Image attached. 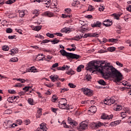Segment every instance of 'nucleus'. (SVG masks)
<instances>
[{"instance_id":"nucleus-1","label":"nucleus","mask_w":131,"mask_h":131,"mask_svg":"<svg viewBox=\"0 0 131 131\" xmlns=\"http://www.w3.org/2000/svg\"><path fill=\"white\" fill-rule=\"evenodd\" d=\"M103 71L104 72V77L112 75V77L114 78L115 82H119L120 80H122L121 73L113 67H105L103 68Z\"/></svg>"},{"instance_id":"nucleus-2","label":"nucleus","mask_w":131,"mask_h":131,"mask_svg":"<svg viewBox=\"0 0 131 131\" xmlns=\"http://www.w3.org/2000/svg\"><path fill=\"white\" fill-rule=\"evenodd\" d=\"M88 72H92L94 73L96 70L98 71L103 76H104V68H100L99 66L95 64V62L92 61L88 63V66L86 68Z\"/></svg>"},{"instance_id":"nucleus-3","label":"nucleus","mask_w":131,"mask_h":131,"mask_svg":"<svg viewBox=\"0 0 131 131\" xmlns=\"http://www.w3.org/2000/svg\"><path fill=\"white\" fill-rule=\"evenodd\" d=\"M60 53L64 57H67V58H70L71 59H76V60L79 59L80 56L79 55L73 54L72 53H68L66 52L64 49L60 50Z\"/></svg>"},{"instance_id":"nucleus-4","label":"nucleus","mask_w":131,"mask_h":131,"mask_svg":"<svg viewBox=\"0 0 131 131\" xmlns=\"http://www.w3.org/2000/svg\"><path fill=\"white\" fill-rule=\"evenodd\" d=\"M67 100L65 98H62L59 102V107L60 109H67V110H69V107H67Z\"/></svg>"},{"instance_id":"nucleus-5","label":"nucleus","mask_w":131,"mask_h":131,"mask_svg":"<svg viewBox=\"0 0 131 131\" xmlns=\"http://www.w3.org/2000/svg\"><path fill=\"white\" fill-rule=\"evenodd\" d=\"M81 91L83 92V94L87 96V97H92L94 95V91L89 88H82Z\"/></svg>"},{"instance_id":"nucleus-6","label":"nucleus","mask_w":131,"mask_h":131,"mask_svg":"<svg viewBox=\"0 0 131 131\" xmlns=\"http://www.w3.org/2000/svg\"><path fill=\"white\" fill-rule=\"evenodd\" d=\"M31 2L32 3H35V2H37V3H41V2L44 5H47V8H49V7L51 6V0H31Z\"/></svg>"},{"instance_id":"nucleus-7","label":"nucleus","mask_w":131,"mask_h":131,"mask_svg":"<svg viewBox=\"0 0 131 131\" xmlns=\"http://www.w3.org/2000/svg\"><path fill=\"white\" fill-rule=\"evenodd\" d=\"M104 103L105 105L110 106L112 105V104H114L115 103V99H114V97L106 98L104 101Z\"/></svg>"},{"instance_id":"nucleus-8","label":"nucleus","mask_w":131,"mask_h":131,"mask_svg":"<svg viewBox=\"0 0 131 131\" xmlns=\"http://www.w3.org/2000/svg\"><path fill=\"white\" fill-rule=\"evenodd\" d=\"M127 114H130V111L129 108L126 107L124 108V112L120 113V115L122 118H125Z\"/></svg>"},{"instance_id":"nucleus-9","label":"nucleus","mask_w":131,"mask_h":131,"mask_svg":"<svg viewBox=\"0 0 131 131\" xmlns=\"http://www.w3.org/2000/svg\"><path fill=\"white\" fill-rule=\"evenodd\" d=\"M47 131L48 128L47 127V126L46 125V123H42L40 124V128H38L37 129V131Z\"/></svg>"},{"instance_id":"nucleus-10","label":"nucleus","mask_w":131,"mask_h":131,"mask_svg":"<svg viewBox=\"0 0 131 131\" xmlns=\"http://www.w3.org/2000/svg\"><path fill=\"white\" fill-rule=\"evenodd\" d=\"M112 118H113V115H108L103 113L101 115V119H108V120H110V119H112Z\"/></svg>"},{"instance_id":"nucleus-11","label":"nucleus","mask_w":131,"mask_h":131,"mask_svg":"<svg viewBox=\"0 0 131 131\" xmlns=\"http://www.w3.org/2000/svg\"><path fill=\"white\" fill-rule=\"evenodd\" d=\"M97 112V107L96 106H92L90 107V110H89V114L93 115V114H95Z\"/></svg>"},{"instance_id":"nucleus-12","label":"nucleus","mask_w":131,"mask_h":131,"mask_svg":"<svg viewBox=\"0 0 131 131\" xmlns=\"http://www.w3.org/2000/svg\"><path fill=\"white\" fill-rule=\"evenodd\" d=\"M88 127V123L85 121H83L80 124V129H85Z\"/></svg>"},{"instance_id":"nucleus-13","label":"nucleus","mask_w":131,"mask_h":131,"mask_svg":"<svg viewBox=\"0 0 131 131\" xmlns=\"http://www.w3.org/2000/svg\"><path fill=\"white\" fill-rule=\"evenodd\" d=\"M43 16H45L46 17H49L50 18L52 17H54L55 15L54 13L51 11H46L43 13Z\"/></svg>"},{"instance_id":"nucleus-14","label":"nucleus","mask_w":131,"mask_h":131,"mask_svg":"<svg viewBox=\"0 0 131 131\" xmlns=\"http://www.w3.org/2000/svg\"><path fill=\"white\" fill-rule=\"evenodd\" d=\"M91 26L93 28H95V27H101V26H102V23H101V21H97L94 24H92Z\"/></svg>"},{"instance_id":"nucleus-15","label":"nucleus","mask_w":131,"mask_h":131,"mask_svg":"<svg viewBox=\"0 0 131 131\" xmlns=\"http://www.w3.org/2000/svg\"><path fill=\"white\" fill-rule=\"evenodd\" d=\"M18 98H19L18 96H12L8 98L7 101L9 103H13L14 101H16Z\"/></svg>"},{"instance_id":"nucleus-16","label":"nucleus","mask_w":131,"mask_h":131,"mask_svg":"<svg viewBox=\"0 0 131 131\" xmlns=\"http://www.w3.org/2000/svg\"><path fill=\"white\" fill-rule=\"evenodd\" d=\"M11 53L10 55L11 56H14L15 54H18V52H19V50H18V48H13L10 50Z\"/></svg>"},{"instance_id":"nucleus-17","label":"nucleus","mask_w":131,"mask_h":131,"mask_svg":"<svg viewBox=\"0 0 131 131\" xmlns=\"http://www.w3.org/2000/svg\"><path fill=\"white\" fill-rule=\"evenodd\" d=\"M42 111V108H39L37 111V114L36 115V118H40V116H41L42 114L41 112Z\"/></svg>"},{"instance_id":"nucleus-18","label":"nucleus","mask_w":131,"mask_h":131,"mask_svg":"<svg viewBox=\"0 0 131 131\" xmlns=\"http://www.w3.org/2000/svg\"><path fill=\"white\" fill-rule=\"evenodd\" d=\"M121 15H122V13L113 14V16H114V18L116 19V20H119V17H120Z\"/></svg>"},{"instance_id":"nucleus-19","label":"nucleus","mask_w":131,"mask_h":131,"mask_svg":"<svg viewBox=\"0 0 131 131\" xmlns=\"http://www.w3.org/2000/svg\"><path fill=\"white\" fill-rule=\"evenodd\" d=\"M41 26H31V28H33V30H35V31H39V30H40V29H41Z\"/></svg>"},{"instance_id":"nucleus-20","label":"nucleus","mask_w":131,"mask_h":131,"mask_svg":"<svg viewBox=\"0 0 131 131\" xmlns=\"http://www.w3.org/2000/svg\"><path fill=\"white\" fill-rule=\"evenodd\" d=\"M93 125L95 126V128H99V127H101L102 125H103V123L98 122L97 123H94Z\"/></svg>"},{"instance_id":"nucleus-21","label":"nucleus","mask_w":131,"mask_h":131,"mask_svg":"<svg viewBox=\"0 0 131 131\" xmlns=\"http://www.w3.org/2000/svg\"><path fill=\"white\" fill-rule=\"evenodd\" d=\"M122 109V106L120 105H117L114 107V110L115 111H120Z\"/></svg>"},{"instance_id":"nucleus-22","label":"nucleus","mask_w":131,"mask_h":131,"mask_svg":"<svg viewBox=\"0 0 131 131\" xmlns=\"http://www.w3.org/2000/svg\"><path fill=\"white\" fill-rule=\"evenodd\" d=\"M59 76H58V75H56V76H50V78L51 79V80L53 82H55V81L56 80H57V79H58Z\"/></svg>"},{"instance_id":"nucleus-23","label":"nucleus","mask_w":131,"mask_h":131,"mask_svg":"<svg viewBox=\"0 0 131 131\" xmlns=\"http://www.w3.org/2000/svg\"><path fill=\"white\" fill-rule=\"evenodd\" d=\"M70 31V28L67 27H65L61 30V32H64L65 33H67V32H69Z\"/></svg>"},{"instance_id":"nucleus-24","label":"nucleus","mask_w":131,"mask_h":131,"mask_svg":"<svg viewBox=\"0 0 131 131\" xmlns=\"http://www.w3.org/2000/svg\"><path fill=\"white\" fill-rule=\"evenodd\" d=\"M82 38V36L80 34L77 35L75 37H74V39L75 40H79V39H81Z\"/></svg>"},{"instance_id":"nucleus-25","label":"nucleus","mask_w":131,"mask_h":131,"mask_svg":"<svg viewBox=\"0 0 131 131\" xmlns=\"http://www.w3.org/2000/svg\"><path fill=\"white\" fill-rule=\"evenodd\" d=\"M18 12L19 17H20L21 18L23 17V16L25 15V12L24 10H19Z\"/></svg>"},{"instance_id":"nucleus-26","label":"nucleus","mask_w":131,"mask_h":131,"mask_svg":"<svg viewBox=\"0 0 131 131\" xmlns=\"http://www.w3.org/2000/svg\"><path fill=\"white\" fill-rule=\"evenodd\" d=\"M14 80H17V81H20L21 82V83H25L26 82V80L24 79H21V78H16V79H13Z\"/></svg>"},{"instance_id":"nucleus-27","label":"nucleus","mask_w":131,"mask_h":131,"mask_svg":"<svg viewBox=\"0 0 131 131\" xmlns=\"http://www.w3.org/2000/svg\"><path fill=\"white\" fill-rule=\"evenodd\" d=\"M84 79L87 81H90L92 79V76H91V75H87L85 76Z\"/></svg>"},{"instance_id":"nucleus-28","label":"nucleus","mask_w":131,"mask_h":131,"mask_svg":"<svg viewBox=\"0 0 131 131\" xmlns=\"http://www.w3.org/2000/svg\"><path fill=\"white\" fill-rule=\"evenodd\" d=\"M79 4V2L76 0H74L72 2V7H76V6H77V4Z\"/></svg>"},{"instance_id":"nucleus-29","label":"nucleus","mask_w":131,"mask_h":131,"mask_svg":"<svg viewBox=\"0 0 131 131\" xmlns=\"http://www.w3.org/2000/svg\"><path fill=\"white\" fill-rule=\"evenodd\" d=\"M34 70H36V68L34 67H31L28 69V72H34Z\"/></svg>"},{"instance_id":"nucleus-30","label":"nucleus","mask_w":131,"mask_h":131,"mask_svg":"<svg viewBox=\"0 0 131 131\" xmlns=\"http://www.w3.org/2000/svg\"><path fill=\"white\" fill-rule=\"evenodd\" d=\"M91 37H99V34L97 33H90Z\"/></svg>"},{"instance_id":"nucleus-31","label":"nucleus","mask_w":131,"mask_h":131,"mask_svg":"<svg viewBox=\"0 0 131 131\" xmlns=\"http://www.w3.org/2000/svg\"><path fill=\"white\" fill-rule=\"evenodd\" d=\"M30 89H31V86H26L25 88H24L23 89V91H24L25 92V93H26V92H28V91L29 90H30Z\"/></svg>"},{"instance_id":"nucleus-32","label":"nucleus","mask_w":131,"mask_h":131,"mask_svg":"<svg viewBox=\"0 0 131 131\" xmlns=\"http://www.w3.org/2000/svg\"><path fill=\"white\" fill-rule=\"evenodd\" d=\"M98 83H99V84H101V85H106V82H105V81H104V80H100L99 81H98Z\"/></svg>"},{"instance_id":"nucleus-33","label":"nucleus","mask_w":131,"mask_h":131,"mask_svg":"<svg viewBox=\"0 0 131 131\" xmlns=\"http://www.w3.org/2000/svg\"><path fill=\"white\" fill-rule=\"evenodd\" d=\"M107 41H108V42H117V41H118V39L112 38V39H108Z\"/></svg>"},{"instance_id":"nucleus-34","label":"nucleus","mask_w":131,"mask_h":131,"mask_svg":"<svg viewBox=\"0 0 131 131\" xmlns=\"http://www.w3.org/2000/svg\"><path fill=\"white\" fill-rule=\"evenodd\" d=\"M82 68H84V66L83 65H80L79 67H78L77 69V71L78 72H80V71H81V69H82Z\"/></svg>"},{"instance_id":"nucleus-35","label":"nucleus","mask_w":131,"mask_h":131,"mask_svg":"<svg viewBox=\"0 0 131 131\" xmlns=\"http://www.w3.org/2000/svg\"><path fill=\"white\" fill-rule=\"evenodd\" d=\"M123 84L124 85H125V86H127V89H131V85L130 84H129V83L127 82H125L124 83H123Z\"/></svg>"},{"instance_id":"nucleus-36","label":"nucleus","mask_w":131,"mask_h":131,"mask_svg":"<svg viewBox=\"0 0 131 131\" xmlns=\"http://www.w3.org/2000/svg\"><path fill=\"white\" fill-rule=\"evenodd\" d=\"M115 50H116V48L114 47H109L107 48V51H108V52H114Z\"/></svg>"},{"instance_id":"nucleus-37","label":"nucleus","mask_w":131,"mask_h":131,"mask_svg":"<svg viewBox=\"0 0 131 131\" xmlns=\"http://www.w3.org/2000/svg\"><path fill=\"white\" fill-rule=\"evenodd\" d=\"M58 100V97H57V95H53L52 97V102H56Z\"/></svg>"},{"instance_id":"nucleus-38","label":"nucleus","mask_w":131,"mask_h":131,"mask_svg":"<svg viewBox=\"0 0 131 131\" xmlns=\"http://www.w3.org/2000/svg\"><path fill=\"white\" fill-rule=\"evenodd\" d=\"M15 2H16V0H9L6 2V4L7 5H12V4H13Z\"/></svg>"},{"instance_id":"nucleus-39","label":"nucleus","mask_w":131,"mask_h":131,"mask_svg":"<svg viewBox=\"0 0 131 131\" xmlns=\"http://www.w3.org/2000/svg\"><path fill=\"white\" fill-rule=\"evenodd\" d=\"M94 10H95V8L92 5H89L88 7V11H90L91 12L94 11Z\"/></svg>"},{"instance_id":"nucleus-40","label":"nucleus","mask_w":131,"mask_h":131,"mask_svg":"<svg viewBox=\"0 0 131 131\" xmlns=\"http://www.w3.org/2000/svg\"><path fill=\"white\" fill-rule=\"evenodd\" d=\"M46 35L48 37H50V38H54V37H55L54 34H51L50 33H47Z\"/></svg>"},{"instance_id":"nucleus-41","label":"nucleus","mask_w":131,"mask_h":131,"mask_svg":"<svg viewBox=\"0 0 131 131\" xmlns=\"http://www.w3.org/2000/svg\"><path fill=\"white\" fill-rule=\"evenodd\" d=\"M11 123H12L11 122V121H7V123L6 124V128H11Z\"/></svg>"},{"instance_id":"nucleus-42","label":"nucleus","mask_w":131,"mask_h":131,"mask_svg":"<svg viewBox=\"0 0 131 131\" xmlns=\"http://www.w3.org/2000/svg\"><path fill=\"white\" fill-rule=\"evenodd\" d=\"M67 74H68L69 75H73V74H74V71L72 70H70L69 71H68L67 72Z\"/></svg>"},{"instance_id":"nucleus-43","label":"nucleus","mask_w":131,"mask_h":131,"mask_svg":"<svg viewBox=\"0 0 131 131\" xmlns=\"http://www.w3.org/2000/svg\"><path fill=\"white\" fill-rule=\"evenodd\" d=\"M24 86V85L22 84L21 83H17L14 85L15 88H22V86Z\"/></svg>"},{"instance_id":"nucleus-44","label":"nucleus","mask_w":131,"mask_h":131,"mask_svg":"<svg viewBox=\"0 0 131 131\" xmlns=\"http://www.w3.org/2000/svg\"><path fill=\"white\" fill-rule=\"evenodd\" d=\"M10 62H18V58L13 57L10 59Z\"/></svg>"},{"instance_id":"nucleus-45","label":"nucleus","mask_w":131,"mask_h":131,"mask_svg":"<svg viewBox=\"0 0 131 131\" xmlns=\"http://www.w3.org/2000/svg\"><path fill=\"white\" fill-rule=\"evenodd\" d=\"M9 46H7V45H5L3 47L2 50L3 51H9Z\"/></svg>"},{"instance_id":"nucleus-46","label":"nucleus","mask_w":131,"mask_h":131,"mask_svg":"<svg viewBox=\"0 0 131 131\" xmlns=\"http://www.w3.org/2000/svg\"><path fill=\"white\" fill-rule=\"evenodd\" d=\"M35 37L37 38H40V39H43V38H45V37H43V36H42L40 34H37V35H35Z\"/></svg>"},{"instance_id":"nucleus-47","label":"nucleus","mask_w":131,"mask_h":131,"mask_svg":"<svg viewBox=\"0 0 131 131\" xmlns=\"http://www.w3.org/2000/svg\"><path fill=\"white\" fill-rule=\"evenodd\" d=\"M50 41L51 42H52L53 45H56V43H58V42H59L60 41L58 39H54Z\"/></svg>"},{"instance_id":"nucleus-48","label":"nucleus","mask_w":131,"mask_h":131,"mask_svg":"<svg viewBox=\"0 0 131 131\" xmlns=\"http://www.w3.org/2000/svg\"><path fill=\"white\" fill-rule=\"evenodd\" d=\"M6 32L7 33H12V32H13V30L10 28H8L6 29Z\"/></svg>"},{"instance_id":"nucleus-49","label":"nucleus","mask_w":131,"mask_h":131,"mask_svg":"<svg viewBox=\"0 0 131 131\" xmlns=\"http://www.w3.org/2000/svg\"><path fill=\"white\" fill-rule=\"evenodd\" d=\"M61 124H63V127L65 128H69V126H68V125L67 124H66V123L64 121L62 122Z\"/></svg>"},{"instance_id":"nucleus-50","label":"nucleus","mask_w":131,"mask_h":131,"mask_svg":"<svg viewBox=\"0 0 131 131\" xmlns=\"http://www.w3.org/2000/svg\"><path fill=\"white\" fill-rule=\"evenodd\" d=\"M91 37V33H86L84 35V36H83V37H84V38H86V37Z\"/></svg>"},{"instance_id":"nucleus-51","label":"nucleus","mask_w":131,"mask_h":131,"mask_svg":"<svg viewBox=\"0 0 131 131\" xmlns=\"http://www.w3.org/2000/svg\"><path fill=\"white\" fill-rule=\"evenodd\" d=\"M28 103L30 104V105H33V99L29 98L28 99Z\"/></svg>"},{"instance_id":"nucleus-52","label":"nucleus","mask_w":131,"mask_h":131,"mask_svg":"<svg viewBox=\"0 0 131 131\" xmlns=\"http://www.w3.org/2000/svg\"><path fill=\"white\" fill-rule=\"evenodd\" d=\"M69 68H70V67L69 66H65V65H64L62 67V69H63V71L64 70H68V69H69Z\"/></svg>"},{"instance_id":"nucleus-53","label":"nucleus","mask_w":131,"mask_h":131,"mask_svg":"<svg viewBox=\"0 0 131 131\" xmlns=\"http://www.w3.org/2000/svg\"><path fill=\"white\" fill-rule=\"evenodd\" d=\"M98 52L100 54H102L103 53H107V50L106 49H101V50H99Z\"/></svg>"},{"instance_id":"nucleus-54","label":"nucleus","mask_w":131,"mask_h":131,"mask_svg":"<svg viewBox=\"0 0 131 131\" xmlns=\"http://www.w3.org/2000/svg\"><path fill=\"white\" fill-rule=\"evenodd\" d=\"M69 86H70V88H72V89H74L76 87V85H74L73 83H69Z\"/></svg>"},{"instance_id":"nucleus-55","label":"nucleus","mask_w":131,"mask_h":131,"mask_svg":"<svg viewBox=\"0 0 131 131\" xmlns=\"http://www.w3.org/2000/svg\"><path fill=\"white\" fill-rule=\"evenodd\" d=\"M68 122L70 124H72L73 123V121L71 120V118L69 117L68 118Z\"/></svg>"},{"instance_id":"nucleus-56","label":"nucleus","mask_w":131,"mask_h":131,"mask_svg":"<svg viewBox=\"0 0 131 131\" xmlns=\"http://www.w3.org/2000/svg\"><path fill=\"white\" fill-rule=\"evenodd\" d=\"M116 64L118 66H119L120 67H123V64H122V63L119 62V61H116Z\"/></svg>"},{"instance_id":"nucleus-57","label":"nucleus","mask_w":131,"mask_h":131,"mask_svg":"<svg viewBox=\"0 0 131 131\" xmlns=\"http://www.w3.org/2000/svg\"><path fill=\"white\" fill-rule=\"evenodd\" d=\"M8 93L10 94H16V91H15L14 90H9Z\"/></svg>"},{"instance_id":"nucleus-58","label":"nucleus","mask_w":131,"mask_h":131,"mask_svg":"<svg viewBox=\"0 0 131 131\" xmlns=\"http://www.w3.org/2000/svg\"><path fill=\"white\" fill-rule=\"evenodd\" d=\"M59 66V63H55L53 64L52 66V68H56V67H58Z\"/></svg>"},{"instance_id":"nucleus-59","label":"nucleus","mask_w":131,"mask_h":131,"mask_svg":"<svg viewBox=\"0 0 131 131\" xmlns=\"http://www.w3.org/2000/svg\"><path fill=\"white\" fill-rule=\"evenodd\" d=\"M16 123L17 124H19V125H21V124H22V120L20 119L16 120Z\"/></svg>"},{"instance_id":"nucleus-60","label":"nucleus","mask_w":131,"mask_h":131,"mask_svg":"<svg viewBox=\"0 0 131 131\" xmlns=\"http://www.w3.org/2000/svg\"><path fill=\"white\" fill-rule=\"evenodd\" d=\"M12 113V111L7 110L5 111V114H11Z\"/></svg>"},{"instance_id":"nucleus-61","label":"nucleus","mask_w":131,"mask_h":131,"mask_svg":"<svg viewBox=\"0 0 131 131\" xmlns=\"http://www.w3.org/2000/svg\"><path fill=\"white\" fill-rule=\"evenodd\" d=\"M48 42H50V40L45 39L42 41V43H48Z\"/></svg>"},{"instance_id":"nucleus-62","label":"nucleus","mask_w":131,"mask_h":131,"mask_svg":"<svg viewBox=\"0 0 131 131\" xmlns=\"http://www.w3.org/2000/svg\"><path fill=\"white\" fill-rule=\"evenodd\" d=\"M15 126H17V124L13 123V124H11V125L10 126V128H14V127H15Z\"/></svg>"},{"instance_id":"nucleus-63","label":"nucleus","mask_w":131,"mask_h":131,"mask_svg":"<svg viewBox=\"0 0 131 131\" xmlns=\"http://www.w3.org/2000/svg\"><path fill=\"white\" fill-rule=\"evenodd\" d=\"M126 9L127 11H128L129 12H131V5H129V6L127 7Z\"/></svg>"},{"instance_id":"nucleus-64","label":"nucleus","mask_w":131,"mask_h":131,"mask_svg":"<svg viewBox=\"0 0 131 131\" xmlns=\"http://www.w3.org/2000/svg\"><path fill=\"white\" fill-rule=\"evenodd\" d=\"M128 124H131V117L128 118Z\"/></svg>"}]
</instances>
